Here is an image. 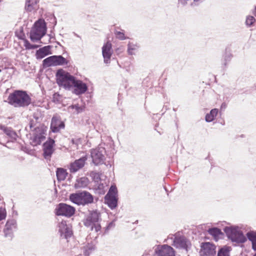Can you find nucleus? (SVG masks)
<instances>
[{
  "label": "nucleus",
  "mask_w": 256,
  "mask_h": 256,
  "mask_svg": "<svg viewBox=\"0 0 256 256\" xmlns=\"http://www.w3.org/2000/svg\"><path fill=\"white\" fill-rule=\"evenodd\" d=\"M56 81L58 86L66 90H70L72 87L74 92L76 95L84 94L88 90L86 84L80 80H76L74 76L62 70H59L56 74Z\"/></svg>",
  "instance_id": "nucleus-1"
},
{
  "label": "nucleus",
  "mask_w": 256,
  "mask_h": 256,
  "mask_svg": "<svg viewBox=\"0 0 256 256\" xmlns=\"http://www.w3.org/2000/svg\"><path fill=\"white\" fill-rule=\"evenodd\" d=\"M8 102L14 108H24L30 104L31 98L26 91L14 90L9 94Z\"/></svg>",
  "instance_id": "nucleus-2"
},
{
  "label": "nucleus",
  "mask_w": 256,
  "mask_h": 256,
  "mask_svg": "<svg viewBox=\"0 0 256 256\" xmlns=\"http://www.w3.org/2000/svg\"><path fill=\"white\" fill-rule=\"evenodd\" d=\"M102 220L100 213L97 210H88V214L84 220V225L90 228L91 230L94 229L98 232L101 229L100 222Z\"/></svg>",
  "instance_id": "nucleus-3"
},
{
  "label": "nucleus",
  "mask_w": 256,
  "mask_h": 256,
  "mask_svg": "<svg viewBox=\"0 0 256 256\" xmlns=\"http://www.w3.org/2000/svg\"><path fill=\"white\" fill-rule=\"evenodd\" d=\"M70 200L78 206H84L94 202V196L89 192L84 190L70 194Z\"/></svg>",
  "instance_id": "nucleus-4"
},
{
  "label": "nucleus",
  "mask_w": 256,
  "mask_h": 256,
  "mask_svg": "<svg viewBox=\"0 0 256 256\" xmlns=\"http://www.w3.org/2000/svg\"><path fill=\"white\" fill-rule=\"evenodd\" d=\"M46 32V23L44 20L36 22L32 27L30 34V38L32 42H36L45 35Z\"/></svg>",
  "instance_id": "nucleus-5"
},
{
  "label": "nucleus",
  "mask_w": 256,
  "mask_h": 256,
  "mask_svg": "<svg viewBox=\"0 0 256 256\" xmlns=\"http://www.w3.org/2000/svg\"><path fill=\"white\" fill-rule=\"evenodd\" d=\"M228 238L232 242L236 243H244L246 238L242 232L238 230V228L226 226L224 229Z\"/></svg>",
  "instance_id": "nucleus-6"
},
{
  "label": "nucleus",
  "mask_w": 256,
  "mask_h": 256,
  "mask_svg": "<svg viewBox=\"0 0 256 256\" xmlns=\"http://www.w3.org/2000/svg\"><path fill=\"white\" fill-rule=\"evenodd\" d=\"M33 123L34 120H32L29 124L30 129L33 131L32 142L34 143V145L40 144L42 141L46 139V130L42 127L38 126L34 127Z\"/></svg>",
  "instance_id": "nucleus-7"
},
{
  "label": "nucleus",
  "mask_w": 256,
  "mask_h": 256,
  "mask_svg": "<svg viewBox=\"0 0 256 256\" xmlns=\"http://www.w3.org/2000/svg\"><path fill=\"white\" fill-rule=\"evenodd\" d=\"M54 211L56 216L70 218L74 214L76 209L72 206L62 202L56 206Z\"/></svg>",
  "instance_id": "nucleus-8"
},
{
  "label": "nucleus",
  "mask_w": 256,
  "mask_h": 256,
  "mask_svg": "<svg viewBox=\"0 0 256 256\" xmlns=\"http://www.w3.org/2000/svg\"><path fill=\"white\" fill-rule=\"evenodd\" d=\"M105 154L106 150L103 147H98L95 149L92 150L90 156L92 162L96 166L102 164L105 160Z\"/></svg>",
  "instance_id": "nucleus-9"
},
{
  "label": "nucleus",
  "mask_w": 256,
  "mask_h": 256,
  "mask_svg": "<svg viewBox=\"0 0 256 256\" xmlns=\"http://www.w3.org/2000/svg\"><path fill=\"white\" fill-rule=\"evenodd\" d=\"M155 256H175L174 250L167 244L159 245L154 249Z\"/></svg>",
  "instance_id": "nucleus-10"
},
{
  "label": "nucleus",
  "mask_w": 256,
  "mask_h": 256,
  "mask_svg": "<svg viewBox=\"0 0 256 256\" xmlns=\"http://www.w3.org/2000/svg\"><path fill=\"white\" fill-rule=\"evenodd\" d=\"M200 253L202 256H214L216 254V246L210 242H203L201 244Z\"/></svg>",
  "instance_id": "nucleus-11"
},
{
  "label": "nucleus",
  "mask_w": 256,
  "mask_h": 256,
  "mask_svg": "<svg viewBox=\"0 0 256 256\" xmlns=\"http://www.w3.org/2000/svg\"><path fill=\"white\" fill-rule=\"evenodd\" d=\"M88 159V156L85 155L78 160H75L73 162L70 163L69 167L70 172L71 173H75L78 170L82 168Z\"/></svg>",
  "instance_id": "nucleus-12"
},
{
  "label": "nucleus",
  "mask_w": 256,
  "mask_h": 256,
  "mask_svg": "<svg viewBox=\"0 0 256 256\" xmlns=\"http://www.w3.org/2000/svg\"><path fill=\"white\" fill-rule=\"evenodd\" d=\"M64 123L60 120V118L58 115H54L52 118L50 124V130L53 132H58L60 129L64 128Z\"/></svg>",
  "instance_id": "nucleus-13"
},
{
  "label": "nucleus",
  "mask_w": 256,
  "mask_h": 256,
  "mask_svg": "<svg viewBox=\"0 0 256 256\" xmlns=\"http://www.w3.org/2000/svg\"><path fill=\"white\" fill-rule=\"evenodd\" d=\"M16 229V222L14 220H8L4 230V236L12 238L13 236V232Z\"/></svg>",
  "instance_id": "nucleus-14"
},
{
  "label": "nucleus",
  "mask_w": 256,
  "mask_h": 256,
  "mask_svg": "<svg viewBox=\"0 0 256 256\" xmlns=\"http://www.w3.org/2000/svg\"><path fill=\"white\" fill-rule=\"evenodd\" d=\"M112 46L110 42H108L102 48V54L104 58V62L106 64L110 62V59L112 55Z\"/></svg>",
  "instance_id": "nucleus-15"
},
{
  "label": "nucleus",
  "mask_w": 256,
  "mask_h": 256,
  "mask_svg": "<svg viewBox=\"0 0 256 256\" xmlns=\"http://www.w3.org/2000/svg\"><path fill=\"white\" fill-rule=\"evenodd\" d=\"M67 60L62 56H49V66L66 64Z\"/></svg>",
  "instance_id": "nucleus-16"
},
{
  "label": "nucleus",
  "mask_w": 256,
  "mask_h": 256,
  "mask_svg": "<svg viewBox=\"0 0 256 256\" xmlns=\"http://www.w3.org/2000/svg\"><path fill=\"white\" fill-rule=\"evenodd\" d=\"M59 232L60 233L61 236L66 239H68L72 235V231L71 226L64 223H61L59 226Z\"/></svg>",
  "instance_id": "nucleus-17"
},
{
  "label": "nucleus",
  "mask_w": 256,
  "mask_h": 256,
  "mask_svg": "<svg viewBox=\"0 0 256 256\" xmlns=\"http://www.w3.org/2000/svg\"><path fill=\"white\" fill-rule=\"evenodd\" d=\"M188 242L184 237H176L174 240V246L177 248L188 250Z\"/></svg>",
  "instance_id": "nucleus-18"
},
{
  "label": "nucleus",
  "mask_w": 256,
  "mask_h": 256,
  "mask_svg": "<svg viewBox=\"0 0 256 256\" xmlns=\"http://www.w3.org/2000/svg\"><path fill=\"white\" fill-rule=\"evenodd\" d=\"M0 129L12 140H16L17 134L11 128L7 127L4 125L0 124Z\"/></svg>",
  "instance_id": "nucleus-19"
},
{
  "label": "nucleus",
  "mask_w": 256,
  "mask_h": 256,
  "mask_svg": "<svg viewBox=\"0 0 256 256\" xmlns=\"http://www.w3.org/2000/svg\"><path fill=\"white\" fill-rule=\"evenodd\" d=\"M105 203L112 210L118 206V199L116 196H104Z\"/></svg>",
  "instance_id": "nucleus-20"
},
{
  "label": "nucleus",
  "mask_w": 256,
  "mask_h": 256,
  "mask_svg": "<svg viewBox=\"0 0 256 256\" xmlns=\"http://www.w3.org/2000/svg\"><path fill=\"white\" fill-rule=\"evenodd\" d=\"M39 0H26L25 9L28 12H32V10L36 9L37 4Z\"/></svg>",
  "instance_id": "nucleus-21"
},
{
  "label": "nucleus",
  "mask_w": 256,
  "mask_h": 256,
  "mask_svg": "<svg viewBox=\"0 0 256 256\" xmlns=\"http://www.w3.org/2000/svg\"><path fill=\"white\" fill-rule=\"evenodd\" d=\"M68 174L66 170L63 168H58L56 172L57 179L58 181L64 180Z\"/></svg>",
  "instance_id": "nucleus-22"
},
{
  "label": "nucleus",
  "mask_w": 256,
  "mask_h": 256,
  "mask_svg": "<svg viewBox=\"0 0 256 256\" xmlns=\"http://www.w3.org/2000/svg\"><path fill=\"white\" fill-rule=\"evenodd\" d=\"M88 182V180L87 178L82 177L77 180L74 186L76 188H84L87 186Z\"/></svg>",
  "instance_id": "nucleus-23"
},
{
  "label": "nucleus",
  "mask_w": 256,
  "mask_h": 256,
  "mask_svg": "<svg viewBox=\"0 0 256 256\" xmlns=\"http://www.w3.org/2000/svg\"><path fill=\"white\" fill-rule=\"evenodd\" d=\"M36 55L38 59H42L48 55V46L40 48L36 51Z\"/></svg>",
  "instance_id": "nucleus-24"
},
{
  "label": "nucleus",
  "mask_w": 256,
  "mask_h": 256,
  "mask_svg": "<svg viewBox=\"0 0 256 256\" xmlns=\"http://www.w3.org/2000/svg\"><path fill=\"white\" fill-rule=\"evenodd\" d=\"M248 238L252 242V248L256 250V232H250L246 234Z\"/></svg>",
  "instance_id": "nucleus-25"
},
{
  "label": "nucleus",
  "mask_w": 256,
  "mask_h": 256,
  "mask_svg": "<svg viewBox=\"0 0 256 256\" xmlns=\"http://www.w3.org/2000/svg\"><path fill=\"white\" fill-rule=\"evenodd\" d=\"M218 113V110L217 108L212 109L210 112L207 114L206 116L205 120L206 122H212L216 117Z\"/></svg>",
  "instance_id": "nucleus-26"
},
{
  "label": "nucleus",
  "mask_w": 256,
  "mask_h": 256,
  "mask_svg": "<svg viewBox=\"0 0 256 256\" xmlns=\"http://www.w3.org/2000/svg\"><path fill=\"white\" fill-rule=\"evenodd\" d=\"M208 232L210 234L212 235L215 238L218 237L220 235L222 234L220 230L217 228H209Z\"/></svg>",
  "instance_id": "nucleus-27"
},
{
  "label": "nucleus",
  "mask_w": 256,
  "mask_h": 256,
  "mask_svg": "<svg viewBox=\"0 0 256 256\" xmlns=\"http://www.w3.org/2000/svg\"><path fill=\"white\" fill-rule=\"evenodd\" d=\"M138 48L136 44L132 42H129L128 44V52L130 55L134 54V51Z\"/></svg>",
  "instance_id": "nucleus-28"
},
{
  "label": "nucleus",
  "mask_w": 256,
  "mask_h": 256,
  "mask_svg": "<svg viewBox=\"0 0 256 256\" xmlns=\"http://www.w3.org/2000/svg\"><path fill=\"white\" fill-rule=\"evenodd\" d=\"M230 250L228 247H224L218 251L217 256H230Z\"/></svg>",
  "instance_id": "nucleus-29"
},
{
  "label": "nucleus",
  "mask_w": 256,
  "mask_h": 256,
  "mask_svg": "<svg viewBox=\"0 0 256 256\" xmlns=\"http://www.w3.org/2000/svg\"><path fill=\"white\" fill-rule=\"evenodd\" d=\"M117 194V188L115 186H112L110 187V188L106 195L107 197H109L110 196H116Z\"/></svg>",
  "instance_id": "nucleus-30"
},
{
  "label": "nucleus",
  "mask_w": 256,
  "mask_h": 256,
  "mask_svg": "<svg viewBox=\"0 0 256 256\" xmlns=\"http://www.w3.org/2000/svg\"><path fill=\"white\" fill-rule=\"evenodd\" d=\"M255 22L256 19L254 16H248L246 17V25L247 26L250 27L253 25Z\"/></svg>",
  "instance_id": "nucleus-31"
},
{
  "label": "nucleus",
  "mask_w": 256,
  "mask_h": 256,
  "mask_svg": "<svg viewBox=\"0 0 256 256\" xmlns=\"http://www.w3.org/2000/svg\"><path fill=\"white\" fill-rule=\"evenodd\" d=\"M44 156L45 159L48 157V140L45 142L43 144Z\"/></svg>",
  "instance_id": "nucleus-32"
},
{
  "label": "nucleus",
  "mask_w": 256,
  "mask_h": 256,
  "mask_svg": "<svg viewBox=\"0 0 256 256\" xmlns=\"http://www.w3.org/2000/svg\"><path fill=\"white\" fill-rule=\"evenodd\" d=\"M69 108L74 109L76 114H79L82 112L84 110V108L81 106H80L78 104H73L69 106Z\"/></svg>",
  "instance_id": "nucleus-33"
},
{
  "label": "nucleus",
  "mask_w": 256,
  "mask_h": 256,
  "mask_svg": "<svg viewBox=\"0 0 256 256\" xmlns=\"http://www.w3.org/2000/svg\"><path fill=\"white\" fill-rule=\"evenodd\" d=\"M62 97L58 93H54L53 95L52 101L54 103H60L62 101Z\"/></svg>",
  "instance_id": "nucleus-34"
},
{
  "label": "nucleus",
  "mask_w": 256,
  "mask_h": 256,
  "mask_svg": "<svg viewBox=\"0 0 256 256\" xmlns=\"http://www.w3.org/2000/svg\"><path fill=\"white\" fill-rule=\"evenodd\" d=\"M6 215V209L2 207L0 208V221L4 220Z\"/></svg>",
  "instance_id": "nucleus-35"
},
{
  "label": "nucleus",
  "mask_w": 256,
  "mask_h": 256,
  "mask_svg": "<svg viewBox=\"0 0 256 256\" xmlns=\"http://www.w3.org/2000/svg\"><path fill=\"white\" fill-rule=\"evenodd\" d=\"M100 175L101 174L99 172H93L91 173V176L96 182H98L100 180Z\"/></svg>",
  "instance_id": "nucleus-36"
},
{
  "label": "nucleus",
  "mask_w": 256,
  "mask_h": 256,
  "mask_svg": "<svg viewBox=\"0 0 256 256\" xmlns=\"http://www.w3.org/2000/svg\"><path fill=\"white\" fill-rule=\"evenodd\" d=\"M116 34L118 38L120 40H124L126 38L124 36V32H116Z\"/></svg>",
  "instance_id": "nucleus-37"
},
{
  "label": "nucleus",
  "mask_w": 256,
  "mask_h": 256,
  "mask_svg": "<svg viewBox=\"0 0 256 256\" xmlns=\"http://www.w3.org/2000/svg\"><path fill=\"white\" fill-rule=\"evenodd\" d=\"M49 23L54 25V26L56 24V18L54 14H49Z\"/></svg>",
  "instance_id": "nucleus-38"
},
{
  "label": "nucleus",
  "mask_w": 256,
  "mask_h": 256,
  "mask_svg": "<svg viewBox=\"0 0 256 256\" xmlns=\"http://www.w3.org/2000/svg\"><path fill=\"white\" fill-rule=\"evenodd\" d=\"M24 46H25L27 50H30V48L32 46V44H30L28 40L26 39H24Z\"/></svg>",
  "instance_id": "nucleus-39"
},
{
  "label": "nucleus",
  "mask_w": 256,
  "mask_h": 256,
  "mask_svg": "<svg viewBox=\"0 0 256 256\" xmlns=\"http://www.w3.org/2000/svg\"><path fill=\"white\" fill-rule=\"evenodd\" d=\"M55 141L54 139L49 137V148H54V146Z\"/></svg>",
  "instance_id": "nucleus-40"
},
{
  "label": "nucleus",
  "mask_w": 256,
  "mask_h": 256,
  "mask_svg": "<svg viewBox=\"0 0 256 256\" xmlns=\"http://www.w3.org/2000/svg\"><path fill=\"white\" fill-rule=\"evenodd\" d=\"M43 68H48V58L43 60Z\"/></svg>",
  "instance_id": "nucleus-41"
},
{
  "label": "nucleus",
  "mask_w": 256,
  "mask_h": 256,
  "mask_svg": "<svg viewBox=\"0 0 256 256\" xmlns=\"http://www.w3.org/2000/svg\"><path fill=\"white\" fill-rule=\"evenodd\" d=\"M52 44H52V45L49 44V46H48V48H49V54H52V52H50L51 48L54 47V46L56 47V44H58V42H54Z\"/></svg>",
  "instance_id": "nucleus-42"
},
{
  "label": "nucleus",
  "mask_w": 256,
  "mask_h": 256,
  "mask_svg": "<svg viewBox=\"0 0 256 256\" xmlns=\"http://www.w3.org/2000/svg\"><path fill=\"white\" fill-rule=\"evenodd\" d=\"M231 54H226L224 59L225 61H230L231 58Z\"/></svg>",
  "instance_id": "nucleus-43"
},
{
  "label": "nucleus",
  "mask_w": 256,
  "mask_h": 256,
  "mask_svg": "<svg viewBox=\"0 0 256 256\" xmlns=\"http://www.w3.org/2000/svg\"><path fill=\"white\" fill-rule=\"evenodd\" d=\"M54 148H50V152L49 151V160H50V158L51 157L52 154L54 153Z\"/></svg>",
  "instance_id": "nucleus-44"
},
{
  "label": "nucleus",
  "mask_w": 256,
  "mask_h": 256,
  "mask_svg": "<svg viewBox=\"0 0 256 256\" xmlns=\"http://www.w3.org/2000/svg\"><path fill=\"white\" fill-rule=\"evenodd\" d=\"M92 250V249L88 248V250L86 249L84 252V256H89L90 252L89 250Z\"/></svg>",
  "instance_id": "nucleus-45"
},
{
  "label": "nucleus",
  "mask_w": 256,
  "mask_h": 256,
  "mask_svg": "<svg viewBox=\"0 0 256 256\" xmlns=\"http://www.w3.org/2000/svg\"><path fill=\"white\" fill-rule=\"evenodd\" d=\"M49 36V44L52 42L51 40L53 38V33L51 31L50 34L48 35Z\"/></svg>",
  "instance_id": "nucleus-46"
},
{
  "label": "nucleus",
  "mask_w": 256,
  "mask_h": 256,
  "mask_svg": "<svg viewBox=\"0 0 256 256\" xmlns=\"http://www.w3.org/2000/svg\"><path fill=\"white\" fill-rule=\"evenodd\" d=\"M78 142H79V140L78 139H76V140L72 139V142L73 144H75L78 145Z\"/></svg>",
  "instance_id": "nucleus-47"
},
{
  "label": "nucleus",
  "mask_w": 256,
  "mask_h": 256,
  "mask_svg": "<svg viewBox=\"0 0 256 256\" xmlns=\"http://www.w3.org/2000/svg\"><path fill=\"white\" fill-rule=\"evenodd\" d=\"M38 46H38V45H36V44H32V46H31V47L30 48V50H34V49L37 48Z\"/></svg>",
  "instance_id": "nucleus-48"
},
{
  "label": "nucleus",
  "mask_w": 256,
  "mask_h": 256,
  "mask_svg": "<svg viewBox=\"0 0 256 256\" xmlns=\"http://www.w3.org/2000/svg\"><path fill=\"white\" fill-rule=\"evenodd\" d=\"M254 14L256 16V6H255L254 11L253 12Z\"/></svg>",
  "instance_id": "nucleus-49"
},
{
  "label": "nucleus",
  "mask_w": 256,
  "mask_h": 256,
  "mask_svg": "<svg viewBox=\"0 0 256 256\" xmlns=\"http://www.w3.org/2000/svg\"><path fill=\"white\" fill-rule=\"evenodd\" d=\"M254 256H256V253L254 254Z\"/></svg>",
  "instance_id": "nucleus-50"
},
{
  "label": "nucleus",
  "mask_w": 256,
  "mask_h": 256,
  "mask_svg": "<svg viewBox=\"0 0 256 256\" xmlns=\"http://www.w3.org/2000/svg\"><path fill=\"white\" fill-rule=\"evenodd\" d=\"M1 72V70L0 69V72Z\"/></svg>",
  "instance_id": "nucleus-51"
}]
</instances>
